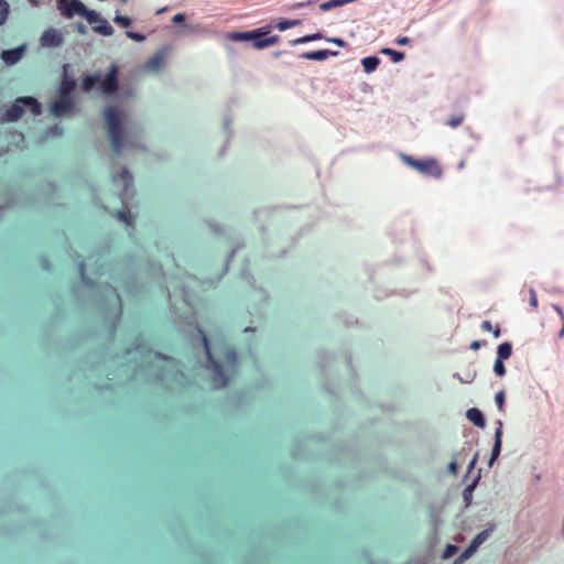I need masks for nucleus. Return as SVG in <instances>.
Instances as JSON below:
<instances>
[{
    "instance_id": "obj_1",
    "label": "nucleus",
    "mask_w": 564,
    "mask_h": 564,
    "mask_svg": "<svg viewBox=\"0 0 564 564\" xmlns=\"http://www.w3.org/2000/svg\"><path fill=\"white\" fill-rule=\"evenodd\" d=\"M104 117L111 148L116 154L121 153L126 143L129 147L140 148L130 141V139L133 137L139 138V135L130 130H123V122L126 119L123 111L117 109L116 107L109 106L105 108Z\"/></svg>"
},
{
    "instance_id": "obj_2",
    "label": "nucleus",
    "mask_w": 564,
    "mask_h": 564,
    "mask_svg": "<svg viewBox=\"0 0 564 564\" xmlns=\"http://www.w3.org/2000/svg\"><path fill=\"white\" fill-rule=\"evenodd\" d=\"M82 87L85 91L98 88L105 95L116 93L118 89V66L112 64L105 78H101L98 74L85 76L82 80Z\"/></svg>"
},
{
    "instance_id": "obj_3",
    "label": "nucleus",
    "mask_w": 564,
    "mask_h": 564,
    "mask_svg": "<svg viewBox=\"0 0 564 564\" xmlns=\"http://www.w3.org/2000/svg\"><path fill=\"white\" fill-rule=\"evenodd\" d=\"M402 161L424 176L441 178L443 169L434 158L415 159L411 155H402Z\"/></svg>"
},
{
    "instance_id": "obj_4",
    "label": "nucleus",
    "mask_w": 564,
    "mask_h": 564,
    "mask_svg": "<svg viewBox=\"0 0 564 564\" xmlns=\"http://www.w3.org/2000/svg\"><path fill=\"white\" fill-rule=\"evenodd\" d=\"M24 107H29L31 112L35 116L41 113V105L33 97H21L7 110L6 119L8 121H15L24 113Z\"/></svg>"
},
{
    "instance_id": "obj_5",
    "label": "nucleus",
    "mask_w": 564,
    "mask_h": 564,
    "mask_svg": "<svg viewBox=\"0 0 564 564\" xmlns=\"http://www.w3.org/2000/svg\"><path fill=\"white\" fill-rule=\"evenodd\" d=\"M202 335V339L205 347V352L207 356L208 361L210 362L213 367V378L212 382L215 388H224L228 384V377L225 375L224 369L221 365L213 357V354L210 351L209 341L204 332L199 330Z\"/></svg>"
},
{
    "instance_id": "obj_6",
    "label": "nucleus",
    "mask_w": 564,
    "mask_h": 564,
    "mask_svg": "<svg viewBox=\"0 0 564 564\" xmlns=\"http://www.w3.org/2000/svg\"><path fill=\"white\" fill-rule=\"evenodd\" d=\"M301 23L300 20H289V19H280L276 22H270L261 28L247 31V32H231L228 35H270L273 29H279V31L283 32L289 28L299 25Z\"/></svg>"
},
{
    "instance_id": "obj_7",
    "label": "nucleus",
    "mask_w": 564,
    "mask_h": 564,
    "mask_svg": "<svg viewBox=\"0 0 564 564\" xmlns=\"http://www.w3.org/2000/svg\"><path fill=\"white\" fill-rule=\"evenodd\" d=\"M91 26L94 32L101 35H112L113 29L99 13L94 10L87 9L85 14L82 17Z\"/></svg>"
},
{
    "instance_id": "obj_8",
    "label": "nucleus",
    "mask_w": 564,
    "mask_h": 564,
    "mask_svg": "<svg viewBox=\"0 0 564 564\" xmlns=\"http://www.w3.org/2000/svg\"><path fill=\"white\" fill-rule=\"evenodd\" d=\"M61 3H65V8H63L62 4L59 6V8L64 11V14H66L67 17H83L88 9L79 0H61Z\"/></svg>"
},
{
    "instance_id": "obj_9",
    "label": "nucleus",
    "mask_w": 564,
    "mask_h": 564,
    "mask_svg": "<svg viewBox=\"0 0 564 564\" xmlns=\"http://www.w3.org/2000/svg\"><path fill=\"white\" fill-rule=\"evenodd\" d=\"M235 41H243L256 50H262L274 45L279 37H230Z\"/></svg>"
},
{
    "instance_id": "obj_10",
    "label": "nucleus",
    "mask_w": 564,
    "mask_h": 564,
    "mask_svg": "<svg viewBox=\"0 0 564 564\" xmlns=\"http://www.w3.org/2000/svg\"><path fill=\"white\" fill-rule=\"evenodd\" d=\"M74 107L72 97L61 96L58 100H55L51 106V112L55 116H62L69 112Z\"/></svg>"
},
{
    "instance_id": "obj_11",
    "label": "nucleus",
    "mask_w": 564,
    "mask_h": 564,
    "mask_svg": "<svg viewBox=\"0 0 564 564\" xmlns=\"http://www.w3.org/2000/svg\"><path fill=\"white\" fill-rule=\"evenodd\" d=\"M166 54H167V48H165V47L160 50L159 52H156L153 56H151L147 61V63L143 66L144 69L148 72L159 70L164 63Z\"/></svg>"
},
{
    "instance_id": "obj_12",
    "label": "nucleus",
    "mask_w": 564,
    "mask_h": 564,
    "mask_svg": "<svg viewBox=\"0 0 564 564\" xmlns=\"http://www.w3.org/2000/svg\"><path fill=\"white\" fill-rule=\"evenodd\" d=\"M112 181L115 184H117L119 182L122 183V189H121L122 193L121 194H127L129 188L133 184L132 175L130 174L129 170L126 167L121 169L120 173L112 175Z\"/></svg>"
},
{
    "instance_id": "obj_13",
    "label": "nucleus",
    "mask_w": 564,
    "mask_h": 564,
    "mask_svg": "<svg viewBox=\"0 0 564 564\" xmlns=\"http://www.w3.org/2000/svg\"><path fill=\"white\" fill-rule=\"evenodd\" d=\"M338 52L330 51V50H317V51H311L305 52L301 56L305 59H314V61H324L328 58L329 56H336Z\"/></svg>"
},
{
    "instance_id": "obj_14",
    "label": "nucleus",
    "mask_w": 564,
    "mask_h": 564,
    "mask_svg": "<svg viewBox=\"0 0 564 564\" xmlns=\"http://www.w3.org/2000/svg\"><path fill=\"white\" fill-rule=\"evenodd\" d=\"M24 52V47H17L12 50L3 51L1 54V58L9 65L15 64L21 59Z\"/></svg>"
},
{
    "instance_id": "obj_15",
    "label": "nucleus",
    "mask_w": 564,
    "mask_h": 564,
    "mask_svg": "<svg viewBox=\"0 0 564 564\" xmlns=\"http://www.w3.org/2000/svg\"><path fill=\"white\" fill-rule=\"evenodd\" d=\"M501 436H502V430H501V422H499V427L495 432V443L491 449V455L489 459V465L496 460L500 454L501 451Z\"/></svg>"
},
{
    "instance_id": "obj_16",
    "label": "nucleus",
    "mask_w": 564,
    "mask_h": 564,
    "mask_svg": "<svg viewBox=\"0 0 564 564\" xmlns=\"http://www.w3.org/2000/svg\"><path fill=\"white\" fill-rule=\"evenodd\" d=\"M466 416L477 427H481V429L485 427L486 420H485L481 411H479L478 409L471 408V409L467 410Z\"/></svg>"
},
{
    "instance_id": "obj_17",
    "label": "nucleus",
    "mask_w": 564,
    "mask_h": 564,
    "mask_svg": "<svg viewBox=\"0 0 564 564\" xmlns=\"http://www.w3.org/2000/svg\"><path fill=\"white\" fill-rule=\"evenodd\" d=\"M380 64V58L377 56H368L361 59V65L365 73L370 74L377 69Z\"/></svg>"
},
{
    "instance_id": "obj_18",
    "label": "nucleus",
    "mask_w": 564,
    "mask_h": 564,
    "mask_svg": "<svg viewBox=\"0 0 564 564\" xmlns=\"http://www.w3.org/2000/svg\"><path fill=\"white\" fill-rule=\"evenodd\" d=\"M512 345L508 341L500 344L497 348V359L506 360L511 356Z\"/></svg>"
},
{
    "instance_id": "obj_19",
    "label": "nucleus",
    "mask_w": 564,
    "mask_h": 564,
    "mask_svg": "<svg viewBox=\"0 0 564 564\" xmlns=\"http://www.w3.org/2000/svg\"><path fill=\"white\" fill-rule=\"evenodd\" d=\"M75 89V82L73 79H69L65 77L61 83V96H69L72 95L73 90Z\"/></svg>"
},
{
    "instance_id": "obj_20",
    "label": "nucleus",
    "mask_w": 564,
    "mask_h": 564,
    "mask_svg": "<svg viewBox=\"0 0 564 564\" xmlns=\"http://www.w3.org/2000/svg\"><path fill=\"white\" fill-rule=\"evenodd\" d=\"M465 120V116L464 113L459 112V113H455L453 116H451L447 120H446V126L451 127L452 129H455L457 127H459Z\"/></svg>"
},
{
    "instance_id": "obj_21",
    "label": "nucleus",
    "mask_w": 564,
    "mask_h": 564,
    "mask_svg": "<svg viewBox=\"0 0 564 564\" xmlns=\"http://www.w3.org/2000/svg\"><path fill=\"white\" fill-rule=\"evenodd\" d=\"M380 53L391 56L394 63L401 62L404 58V53L388 47L382 48Z\"/></svg>"
},
{
    "instance_id": "obj_22",
    "label": "nucleus",
    "mask_w": 564,
    "mask_h": 564,
    "mask_svg": "<svg viewBox=\"0 0 564 564\" xmlns=\"http://www.w3.org/2000/svg\"><path fill=\"white\" fill-rule=\"evenodd\" d=\"M489 536V531L484 530L479 532L469 543L470 545H474V547L477 550Z\"/></svg>"
},
{
    "instance_id": "obj_23",
    "label": "nucleus",
    "mask_w": 564,
    "mask_h": 564,
    "mask_svg": "<svg viewBox=\"0 0 564 564\" xmlns=\"http://www.w3.org/2000/svg\"><path fill=\"white\" fill-rule=\"evenodd\" d=\"M78 273H79V276L82 279V281L87 285V286H93L94 285V282L87 276L86 274V263L84 260H82L79 263H78Z\"/></svg>"
},
{
    "instance_id": "obj_24",
    "label": "nucleus",
    "mask_w": 564,
    "mask_h": 564,
    "mask_svg": "<svg viewBox=\"0 0 564 564\" xmlns=\"http://www.w3.org/2000/svg\"><path fill=\"white\" fill-rule=\"evenodd\" d=\"M9 14V4L4 0H0V25H2Z\"/></svg>"
},
{
    "instance_id": "obj_25",
    "label": "nucleus",
    "mask_w": 564,
    "mask_h": 564,
    "mask_svg": "<svg viewBox=\"0 0 564 564\" xmlns=\"http://www.w3.org/2000/svg\"><path fill=\"white\" fill-rule=\"evenodd\" d=\"M225 358L234 368L237 367V352L232 348L226 349Z\"/></svg>"
},
{
    "instance_id": "obj_26",
    "label": "nucleus",
    "mask_w": 564,
    "mask_h": 564,
    "mask_svg": "<svg viewBox=\"0 0 564 564\" xmlns=\"http://www.w3.org/2000/svg\"><path fill=\"white\" fill-rule=\"evenodd\" d=\"M476 552V549L474 547V545H468L464 552L459 555V557L457 558L456 563H462L464 562L465 560L469 558L474 553Z\"/></svg>"
},
{
    "instance_id": "obj_27",
    "label": "nucleus",
    "mask_w": 564,
    "mask_h": 564,
    "mask_svg": "<svg viewBox=\"0 0 564 564\" xmlns=\"http://www.w3.org/2000/svg\"><path fill=\"white\" fill-rule=\"evenodd\" d=\"M494 371L498 377H503L506 375V367L503 365V360L497 359L495 360Z\"/></svg>"
},
{
    "instance_id": "obj_28",
    "label": "nucleus",
    "mask_w": 564,
    "mask_h": 564,
    "mask_svg": "<svg viewBox=\"0 0 564 564\" xmlns=\"http://www.w3.org/2000/svg\"><path fill=\"white\" fill-rule=\"evenodd\" d=\"M64 37H41L42 44L46 46H57L62 44Z\"/></svg>"
},
{
    "instance_id": "obj_29",
    "label": "nucleus",
    "mask_w": 564,
    "mask_h": 564,
    "mask_svg": "<svg viewBox=\"0 0 564 564\" xmlns=\"http://www.w3.org/2000/svg\"><path fill=\"white\" fill-rule=\"evenodd\" d=\"M117 216L118 218L123 221L124 224H127L128 226H131L132 225V217L130 215V212L129 210H119L117 213Z\"/></svg>"
},
{
    "instance_id": "obj_30",
    "label": "nucleus",
    "mask_w": 564,
    "mask_h": 564,
    "mask_svg": "<svg viewBox=\"0 0 564 564\" xmlns=\"http://www.w3.org/2000/svg\"><path fill=\"white\" fill-rule=\"evenodd\" d=\"M113 21L122 28H129L131 25V19L126 15H116Z\"/></svg>"
},
{
    "instance_id": "obj_31",
    "label": "nucleus",
    "mask_w": 564,
    "mask_h": 564,
    "mask_svg": "<svg viewBox=\"0 0 564 564\" xmlns=\"http://www.w3.org/2000/svg\"><path fill=\"white\" fill-rule=\"evenodd\" d=\"M458 547L454 544H447L444 552H443V558H449L457 552Z\"/></svg>"
},
{
    "instance_id": "obj_32",
    "label": "nucleus",
    "mask_w": 564,
    "mask_h": 564,
    "mask_svg": "<svg viewBox=\"0 0 564 564\" xmlns=\"http://www.w3.org/2000/svg\"><path fill=\"white\" fill-rule=\"evenodd\" d=\"M495 401L497 403L498 409L501 411L502 408H503V403H505V393H503V391H500V392H498L496 394Z\"/></svg>"
},
{
    "instance_id": "obj_33",
    "label": "nucleus",
    "mask_w": 564,
    "mask_h": 564,
    "mask_svg": "<svg viewBox=\"0 0 564 564\" xmlns=\"http://www.w3.org/2000/svg\"><path fill=\"white\" fill-rule=\"evenodd\" d=\"M186 21V15L184 13H177L172 18V22L175 24H184Z\"/></svg>"
},
{
    "instance_id": "obj_34",
    "label": "nucleus",
    "mask_w": 564,
    "mask_h": 564,
    "mask_svg": "<svg viewBox=\"0 0 564 564\" xmlns=\"http://www.w3.org/2000/svg\"><path fill=\"white\" fill-rule=\"evenodd\" d=\"M530 305L534 308L538 307V297L533 289H530Z\"/></svg>"
},
{
    "instance_id": "obj_35",
    "label": "nucleus",
    "mask_w": 564,
    "mask_h": 564,
    "mask_svg": "<svg viewBox=\"0 0 564 564\" xmlns=\"http://www.w3.org/2000/svg\"><path fill=\"white\" fill-rule=\"evenodd\" d=\"M318 39L319 37H311V36H307V37H296L291 43L292 44H299V43H304V42L314 41V40H318Z\"/></svg>"
},
{
    "instance_id": "obj_36",
    "label": "nucleus",
    "mask_w": 564,
    "mask_h": 564,
    "mask_svg": "<svg viewBox=\"0 0 564 564\" xmlns=\"http://www.w3.org/2000/svg\"><path fill=\"white\" fill-rule=\"evenodd\" d=\"M155 359L162 360L165 365H173L174 364L173 359L164 357V356H161V355H158V354L155 355Z\"/></svg>"
},
{
    "instance_id": "obj_37",
    "label": "nucleus",
    "mask_w": 564,
    "mask_h": 564,
    "mask_svg": "<svg viewBox=\"0 0 564 564\" xmlns=\"http://www.w3.org/2000/svg\"><path fill=\"white\" fill-rule=\"evenodd\" d=\"M481 329L484 332H491L492 330V325H491L490 321H484L481 323Z\"/></svg>"
},
{
    "instance_id": "obj_38",
    "label": "nucleus",
    "mask_w": 564,
    "mask_h": 564,
    "mask_svg": "<svg viewBox=\"0 0 564 564\" xmlns=\"http://www.w3.org/2000/svg\"><path fill=\"white\" fill-rule=\"evenodd\" d=\"M327 41L334 42L338 46H345V42L340 37H325Z\"/></svg>"
},
{
    "instance_id": "obj_39",
    "label": "nucleus",
    "mask_w": 564,
    "mask_h": 564,
    "mask_svg": "<svg viewBox=\"0 0 564 564\" xmlns=\"http://www.w3.org/2000/svg\"><path fill=\"white\" fill-rule=\"evenodd\" d=\"M481 345H482V344H481V341H479V340H474V341L470 344V346H469V347H470V349H473V350H477V349H479V348L481 347Z\"/></svg>"
},
{
    "instance_id": "obj_40",
    "label": "nucleus",
    "mask_w": 564,
    "mask_h": 564,
    "mask_svg": "<svg viewBox=\"0 0 564 564\" xmlns=\"http://www.w3.org/2000/svg\"><path fill=\"white\" fill-rule=\"evenodd\" d=\"M42 35L48 36V35H58V34L55 29H47L46 31L43 32Z\"/></svg>"
},
{
    "instance_id": "obj_41",
    "label": "nucleus",
    "mask_w": 564,
    "mask_h": 564,
    "mask_svg": "<svg viewBox=\"0 0 564 564\" xmlns=\"http://www.w3.org/2000/svg\"><path fill=\"white\" fill-rule=\"evenodd\" d=\"M409 43V37H398L397 44L398 45H406Z\"/></svg>"
},
{
    "instance_id": "obj_42",
    "label": "nucleus",
    "mask_w": 564,
    "mask_h": 564,
    "mask_svg": "<svg viewBox=\"0 0 564 564\" xmlns=\"http://www.w3.org/2000/svg\"><path fill=\"white\" fill-rule=\"evenodd\" d=\"M111 292L113 293L115 297H116V301L118 302L119 304V308L121 310V300H120V295L118 294L117 290L115 288H111Z\"/></svg>"
},
{
    "instance_id": "obj_43",
    "label": "nucleus",
    "mask_w": 564,
    "mask_h": 564,
    "mask_svg": "<svg viewBox=\"0 0 564 564\" xmlns=\"http://www.w3.org/2000/svg\"><path fill=\"white\" fill-rule=\"evenodd\" d=\"M456 469H457V465H456V463H455V462H452V463L449 464V470H451L453 474H455V473H456Z\"/></svg>"
},
{
    "instance_id": "obj_44",
    "label": "nucleus",
    "mask_w": 564,
    "mask_h": 564,
    "mask_svg": "<svg viewBox=\"0 0 564 564\" xmlns=\"http://www.w3.org/2000/svg\"><path fill=\"white\" fill-rule=\"evenodd\" d=\"M492 334H494V337L495 338H498L500 336V328L499 326H497L494 330H492Z\"/></svg>"
},
{
    "instance_id": "obj_45",
    "label": "nucleus",
    "mask_w": 564,
    "mask_h": 564,
    "mask_svg": "<svg viewBox=\"0 0 564 564\" xmlns=\"http://www.w3.org/2000/svg\"><path fill=\"white\" fill-rule=\"evenodd\" d=\"M124 35L130 36V35H141V34L137 33V32H132V31H126Z\"/></svg>"
},
{
    "instance_id": "obj_46",
    "label": "nucleus",
    "mask_w": 564,
    "mask_h": 564,
    "mask_svg": "<svg viewBox=\"0 0 564 564\" xmlns=\"http://www.w3.org/2000/svg\"><path fill=\"white\" fill-rule=\"evenodd\" d=\"M564 336V326L562 327V329L558 332V337H563Z\"/></svg>"
},
{
    "instance_id": "obj_47",
    "label": "nucleus",
    "mask_w": 564,
    "mask_h": 564,
    "mask_svg": "<svg viewBox=\"0 0 564 564\" xmlns=\"http://www.w3.org/2000/svg\"><path fill=\"white\" fill-rule=\"evenodd\" d=\"M132 39L135 41H143L145 37L138 36V37H132Z\"/></svg>"
},
{
    "instance_id": "obj_48",
    "label": "nucleus",
    "mask_w": 564,
    "mask_h": 564,
    "mask_svg": "<svg viewBox=\"0 0 564 564\" xmlns=\"http://www.w3.org/2000/svg\"><path fill=\"white\" fill-rule=\"evenodd\" d=\"M135 349H138V350H141V351H142V350H143V345H138V346L135 347Z\"/></svg>"
},
{
    "instance_id": "obj_49",
    "label": "nucleus",
    "mask_w": 564,
    "mask_h": 564,
    "mask_svg": "<svg viewBox=\"0 0 564 564\" xmlns=\"http://www.w3.org/2000/svg\"><path fill=\"white\" fill-rule=\"evenodd\" d=\"M475 464V458L471 460L470 467H473Z\"/></svg>"
},
{
    "instance_id": "obj_50",
    "label": "nucleus",
    "mask_w": 564,
    "mask_h": 564,
    "mask_svg": "<svg viewBox=\"0 0 564 564\" xmlns=\"http://www.w3.org/2000/svg\"><path fill=\"white\" fill-rule=\"evenodd\" d=\"M121 2L126 3L128 0H120Z\"/></svg>"
}]
</instances>
